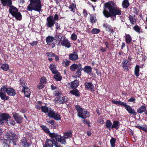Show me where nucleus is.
Listing matches in <instances>:
<instances>
[{"instance_id":"nucleus-5","label":"nucleus","mask_w":147,"mask_h":147,"mask_svg":"<svg viewBox=\"0 0 147 147\" xmlns=\"http://www.w3.org/2000/svg\"><path fill=\"white\" fill-rule=\"evenodd\" d=\"M9 7V13L16 19L18 20H20L22 18L21 13L18 12V9L13 6L11 5Z\"/></svg>"},{"instance_id":"nucleus-57","label":"nucleus","mask_w":147,"mask_h":147,"mask_svg":"<svg viewBox=\"0 0 147 147\" xmlns=\"http://www.w3.org/2000/svg\"><path fill=\"white\" fill-rule=\"evenodd\" d=\"M83 13L85 17H86L88 15L86 9H83Z\"/></svg>"},{"instance_id":"nucleus-56","label":"nucleus","mask_w":147,"mask_h":147,"mask_svg":"<svg viewBox=\"0 0 147 147\" xmlns=\"http://www.w3.org/2000/svg\"><path fill=\"white\" fill-rule=\"evenodd\" d=\"M47 80L44 77H42L40 80V83H43L47 82Z\"/></svg>"},{"instance_id":"nucleus-45","label":"nucleus","mask_w":147,"mask_h":147,"mask_svg":"<svg viewBox=\"0 0 147 147\" xmlns=\"http://www.w3.org/2000/svg\"><path fill=\"white\" fill-rule=\"evenodd\" d=\"M42 128L43 130L46 133L48 134L50 136V133H52L50 132L49 129L46 126H42Z\"/></svg>"},{"instance_id":"nucleus-20","label":"nucleus","mask_w":147,"mask_h":147,"mask_svg":"<svg viewBox=\"0 0 147 147\" xmlns=\"http://www.w3.org/2000/svg\"><path fill=\"white\" fill-rule=\"evenodd\" d=\"M92 68L90 66H85L83 68V70L84 73L88 74H92Z\"/></svg>"},{"instance_id":"nucleus-25","label":"nucleus","mask_w":147,"mask_h":147,"mask_svg":"<svg viewBox=\"0 0 147 147\" xmlns=\"http://www.w3.org/2000/svg\"><path fill=\"white\" fill-rule=\"evenodd\" d=\"M112 123L110 120H107L105 122V126L109 130L112 129Z\"/></svg>"},{"instance_id":"nucleus-32","label":"nucleus","mask_w":147,"mask_h":147,"mask_svg":"<svg viewBox=\"0 0 147 147\" xmlns=\"http://www.w3.org/2000/svg\"><path fill=\"white\" fill-rule=\"evenodd\" d=\"M49 68L53 74L57 73L58 71L56 69V66L53 64L50 65Z\"/></svg>"},{"instance_id":"nucleus-62","label":"nucleus","mask_w":147,"mask_h":147,"mask_svg":"<svg viewBox=\"0 0 147 147\" xmlns=\"http://www.w3.org/2000/svg\"><path fill=\"white\" fill-rule=\"evenodd\" d=\"M94 69L96 70V73L97 75L98 76L99 74H101L100 71L98 69L95 68V67H94Z\"/></svg>"},{"instance_id":"nucleus-53","label":"nucleus","mask_w":147,"mask_h":147,"mask_svg":"<svg viewBox=\"0 0 147 147\" xmlns=\"http://www.w3.org/2000/svg\"><path fill=\"white\" fill-rule=\"evenodd\" d=\"M44 85L42 83H39L38 85H37V88L39 89L42 88L43 87Z\"/></svg>"},{"instance_id":"nucleus-49","label":"nucleus","mask_w":147,"mask_h":147,"mask_svg":"<svg viewBox=\"0 0 147 147\" xmlns=\"http://www.w3.org/2000/svg\"><path fill=\"white\" fill-rule=\"evenodd\" d=\"M53 94L54 96H58L61 95L62 93L58 91H55L53 93Z\"/></svg>"},{"instance_id":"nucleus-43","label":"nucleus","mask_w":147,"mask_h":147,"mask_svg":"<svg viewBox=\"0 0 147 147\" xmlns=\"http://www.w3.org/2000/svg\"><path fill=\"white\" fill-rule=\"evenodd\" d=\"M100 31V30L94 28L90 32L92 34H97L99 33Z\"/></svg>"},{"instance_id":"nucleus-48","label":"nucleus","mask_w":147,"mask_h":147,"mask_svg":"<svg viewBox=\"0 0 147 147\" xmlns=\"http://www.w3.org/2000/svg\"><path fill=\"white\" fill-rule=\"evenodd\" d=\"M7 123L9 125H13L15 124V122L13 120L10 119H9L7 121Z\"/></svg>"},{"instance_id":"nucleus-34","label":"nucleus","mask_w":147,"mask_h":147,"mask_svg":"<svg viewBox=\"0 0 147 147\" xmlns=\"http://www.w3.org/2000/svg\"><path fill=\"white\" fill-rule=\"evenodd\" d=\"M55 102L60 104L63 103L64 101L63 97L61 96L57 97L55 98Z\"/></svg>"},{"instance_id":"nucleus-10","label":"nucleus","mask_w":147,"mask_h":147,"mask_svg":"<svg viewBox=\"0 0 147 147\" xmlns=\"http://www.w3.org/2000/svg\"><path fill=\"white\" fill-rule=\"evenodd\" d=\"M131 62L127 59L123 60L122 62V67L123 69L125 71H128L129 70V68H130V67L131 65Z\"/></svg>"},{"instance_id":"nucleus-58","label":"nucleus","mask_w":147,"mask_h":147,"mask_svg":"<svg viewBox=\"0 0 147 147\" xmlns=\"http://www.w3.org/2000/svg\"><path fill=\"white\" fill-rule=\"evenodd\" d=\"M98 122L101 124H103L105 123L104 120L101 118L98 119Z\"/></svg>"},{"instance_id":"nucleus-30","label":"nucleus","mask_w":147,"mask_h":147,"mask_svg":"<svg viewBox=\"0 0 147 147\" xmlns=\"http://www.w3.org/2000/svg\"><path fill=\"white\" fill-rule=\"evenodd\" d=\"M55 39L57 40L61 41V43L63 46H64V38L62 37L60 35H58L56 36Z\"/></svg>"},{"instance_id":"nucleus-40","label":"nucleus","mask_w":147,"mask_h":147,"mask_svg":"<svg viewBox=\"0 0 147 147\" xmlns=\"http://www.w3.org/2000/svg\"><path fill=\"white\" fill-rule=\"evenodd\" d=\"M116 139L114 138H112L110 140V142L111 147H115V142Z\"/></svg>"},{"instance_id":"nucleus-23","label":"nucleus","mask_w":147,"mask_h":147,"mask_svg":"<svg viewBox=\"0 0 147 147\" xmlns=\"http://www.w3.org/2000/svg\"><path fill=\"white\" fill-rule=\"evenodd\" d=\"M1 3L3 6H10L11 5L12 1L11 0H1Z\"/></svg>"},{"instance_id":"nucleus-6","label":"nucleus","mask_w":147,"mask_h":147,"mask_svg":"<svg viewBox=\"0 0 147 147\" xmlns=\"http://www.w3.org/2000/svg\"><path fill=\"white\" fill-rule=\"evenodd\" d=\"M6 136L8 139H4L3 140H4L3 142L4 143L6 144L9 142V143H13V144L16 145V144H15L14 142V140L16 136L12 132H9V133H8Z\"/></svg>"},{"instance_id":"nucleus-64","label":"nucleus","mask_w":147,"mask_h":147,"mask_svg":"<svg viewBox=\"0 0 147 147\" xmlns=\"http://www.w3.org/2000/svg\"><path fill=\"white\" fill-rule=\"evenodd\" d=\"M54 145L55 147H62L59 144H58L57 141L55 143H54Z\"/></svg>"},{"instance_id":"nucleus-55","label":"nucleus","mask_w":147,"mask_h":147,"mask_svg":"<svg viewBox=\"0 0 147 147\" xmlns=\"http://www.w3.org/2000/svg\"><path fill=\"white\" fill-rule=\"evenodd\" d=\"M134 13L136 15H138L139 9L136 7L134 8Z\"/></svg>"},{"instance_id":"nucleus-51","label":"nucleus","mask_w":147,"mask_h":147,"mask_svg":"<svg viewBox=\"0 0 147 147\" xmlns=\"http://www.w3.org/2000/svg\"><path fill=\"white\" fill-rule=\"evenodd\" d=\"M77 36L76 35L75 33L72 34L71 36V38L72 40H76Z\"/></svg>"},{"instance_id":"nucleus-39","label":"nucleus","mask_w":147,"mask_h":147,"mask_svg":"<svg viewBox=\"0 0 147 147\" xmlns=\"http://www.w3.org/2000/svg\"><path fill=\"white\" fill-rule=\"evenodd\" d=\"M79 65V63L77 64L76 63L73 64L70 66V69L71 71H75L76 69Z\"/></svg>"},{"instance_id":"nucleus-50","label":"nucleus","mask_w":147,"mask_h":147,"mask_svg":"<svg viewBox=\"0 0 147 147\" xmlns=\"http://www.w3.org/2000/svg\"><path fill=\"white\" fill-rule=\"evenodd\" d=\"M82 122L86 124L88 127H90V126L91 123L88 120H87L84 119L82 121Z\"/></svg>"},{"instance_id":"nucleus-47","label":"nucleus","mask_w":147,"mask_h":147,"mask_svg":"<svg viewBox=\"0 0 147 147\" xmlns=\"http://www.w3.org/2000/svg\"><path fill=\"white\" fill-rule=\"evenodd\" d=\"M71 47V43L67 39H65V47L69 48Z\"/></svg>"},{"instance_id":"nucleus-1","label":"nucleus","mask_w":147,"mask_h":147,"mask_svg":"<svg viewBox=\"0 0 147 147\" xmlns=\"http://www.w3.org/2000/svg\"><path fill=\"white\" fill-rule=\"evenodd\" d=\"M103 14L106 18L114 17L115 19L116 15L119 16L121 14V11L117 8L114 2L109 1L104 4Z\"/></svg>"},{"instance_id":"nucleus-24","label":"nucleus","mask_w":147,"mask_h":147,"mask_svg":"<svg viewBox=\"0 0 147 147\" xmlns=\"http://www.w3.org/2000/svg\"><path fill=\"white\" fill-rule=\"evenodd\" d=\"M112 124V129L115 128L116 129H118L120 126V122L118 121H113Z\"/></svg>"},{"instance_id":"nucleus-7","label":"nucleus","mask_w":147,"mask_h":147,"mask_svg":"<svg viewBox=\"0 0 147 147\" xmlns=\"http://www.w3.org/2000/svg\"><path fill=\"white\" fill-rule=\"evenodd\" d=\"M1 91H5L9 95L13 96L15 95V90L11 88H7L5 86H2L1 88Z\"/></svg>"},{"instance_id":"nucleus-59","label":"nucleus","mask_w":147,"mask_h":147,"mask_svg":"<svg viewBox=\"0 0 147 147\" xmlns=\"http://www.w3.org/2000/svg\"><path fill=\"white\" fill-rule=\"evenodd\" d=\"M81 75V72L76 71V76L78 78L80 77Z\"/></svg>"},{"instance_id":"nucleus-18","label":"nucleus","mask_w":147,"mask_h":147,"mask_svg":"<svg viewBox=\"0 0 147 147\" xmlns=\"http://www.w3.org/2000/svg\"><path fill=\"white\" fill-rule=\"evenodd\" d=\"M69 59L70 60L73 61H76L78 59V56L77 53L73 52L69 55Z\"/></svg>"},{"instance_id":"nucleus-52","label":"nucleus","mask_w":147,"mask_h":147,"mask_svg":"<svg viewBox=\"0 0 147 147\" xmlns=\"http://www.w3.org/2000/svg\"><path fill=\"white\" fill-rule=\"evenodd\" d=\"M82 65L81 64L79 63V65L78 68L77 69V71H76L79 72H81L83 70V68H82Z\"/></svg>"},{"instance_id":"nucleus-37","label":"nucleus","mask_w":147,"mask_h":147,"mask_svg":"<svg viewBox=\"0 0 147 147\" xmlns=\"http://www.w3.org/2000/svg\"><path fill=\"white\" fill-rule=\"evenodd\" d=\"M55 74L54 76V78L57 81H60L62 79V77L60 76L59 73L57 72V73Z\"/></svg>"},{"instance_id":"nucleus-15","label":"nucleus","mask_w":147,"mask_h":147,"mask_svg":"<svg viewBox=\"0 0 147 147\" xmlns=\"http://www.w3.org/2000/svg\"><path fill=\"white\" fill-rule=\"evenodd\" d=\"M23 86V89L22 90V92H24L25 96L27 97H29L31 93L30 90L26 87Z\"/></svg>"},{"instance_id":"nucleus-21","label":"nucleus","mask_w":147,"mask_h":147,"mask_svg":"<svg viewBox=\"0 0 147 147\" xmlns=\"http://www.w3.org/2000/svg\"><path fill=\"white\" fill-rule=\"evenodd\" d=\"M21 145L23 147H29L30 146V144L27 142L25 138H23L21 140Z\"/></svg>"},{"instance_id":"nucleus-8","label":"nucleus","mask_w":147,"mask_h":147,"mask_svg":"<svg viewBox=\"0 0 147 147\" xmlns=\"http://www.w3.org/2000/svg\"><path fill=\"white\" fill-rule=\"evenodd\" d=\"M50 136L52 138H54L56 139L57 141H58L61 144L64 143V141L63 140V138L59 135L57 133H50Z\"/></svg>"},{"instance_id":"nucleus-26","label":"nucleus","mask_w":147,"mask_h":147,"mask_svg":"<svg viewBox=\"0 0 147 147\" xmlns=\"http://www.w3.org/2000/svg\"><path fill=\"white\" fill-rule=\"evenodd\" d=\"M130 5L128 0H123L122 3V6L123 8L127 9Z\"/></svg>"},{"instance_id":"nucleus-16","label":"nucleus","mask_w":147,"mask_h":147,"mask_svg":"<svg viewBox=\"0 0 147 147\" xmlns=\"http://www.w3.org/2000/svg\"><path fill=\"white\" fill-rule=\"evenodd\" d=\"M10 117L9 114L6 113H2L0 115V124L2 123V121L6 120L9 118H10Z\"/></svg>"},{"instance_id":"nucleus-42","label":"nucleus","mask_w":147,"mask_h":147,"mask_svg":"<svg viewBox=\"0 0 147 147\" xmlns=\"http://www.w3.org/2000/svg\"><path fill=\"white\" fill-rule=\"evenodd\" d=\"M90 22L92 23H95L97 21L96 17L94 16L90 15Z\"/></svg>"},{"instance_id":"nucleus-28","label":"nucleus","mask_w":147,"mask_h":147,"mask_svg":"<svg viewBox=\"0 0 147 147\" xmlns=\"http://www.w3.org/2000/svg\"><path fill=\"white\" fill-rule=\"evenodd\" d=\"M140 71V66L136 65L134 67V74L136 77H138L139 76Z\"/></svg>"},{"instance_id":"nucleus-31","label":"nucleus","mask_w":147,"mask_h":147,"mask_svg":"<svg viewBox=\"0 0 147 147\" xmlns=\"http://www.w3.org/2000/svg\"><path fill=\"white\" fill-rule=\"evenodd\" d=\"M135 16L134 15V16H131V15H129L128 18L129 20L130 21L131 24L132 25H133L134 24V23H136V19L135 18Z\"/></svg>"},{"instance_id":"nucleus-29","label":"nucleus","mask_w":147,"mask_h":147,"mask_svg":"<svg viewBox=\"0 0 147 147\" xmlns=\"http://www.w3.org/2000/svg\"><path fill=\"white\" fill-rule=\"evenodd\" d=\"M146 109V106L144 105H142L139 108L137 109V112L139 113H142L145 112Z\"/></svg>"},{"instance_id":"nucleus-46","label":"nucleus","mask_w":147,"mask_h":147,"mask_svg":"<svg viewBox=\"0 0 147 147\" xmlns=\"http://www.w3.org/2000/svg\"><path fill=\"white\" fill-rule=\"evenodd\" d=\"M1 68L4 71H7L9 69L8 65L6 64H4L2 65Z\"/></svg>"},{"instance_id":"nucleus-2","label":"nucleus","mask_w":147,"mask_h":147,"mask_svg":"<svg viewBox=\"0 0 147 147\" xmlns=\"http://www.w3.org/2000/svg\"><path fill=\"white\" fill-rule=\"evenodd\" d=\"M42 6L40 0H30V3L27 6V9L29 11L34 10L40 12L41 10Z\"/></svg>"},{"instance_id":"nucleus-3","label":"nucleus","mask_w":147,"mask_h":147,"mask_svg":"<svg viewBox=\"0 0 147 147\" xmlns=\"http://www.w3.org/2000/svg\"><path fill=\"white\" fill-rule=\"evenodd\" d=\"M112 102L114 104H115L118 106H123L125 107V109L128 111L130 115H136V113L134 109L129 105H127L126 102H122L120 100H112Z\"/></svg>"},{"instance_id":"nucleus-11","label":"nucleus","mask_w":147,"mask_h":147,"mask_svg":"<svg viewBox=\"0 0 147 147\" xmlns=\"http://www.w3.org/2000/svg\"><path fill=\"white\" fill-rule=\"evenodd\" d=\"M53 18V17L51 16L47 18L46 25L48 27L51 28L55 24V22Z\"/></svg>"},{"instance_id":"nucleus-38","label":"nucleus","mask_w":147,"mask_h":147,"mask_svg":"<svg viewBox=\"0 0 147 147\" xmlns=\"http://www.w3.org/2000/svg\"><path fill=\"white\" fill-rule=\"evenodd\" d=\"M5 92V91H1V93L0 94V96L1 98L3 100H8L9 99V97L6 96Z\"/></svg>"},{"instance_id":"nucleus-60","label":"nucleus","mask_w":147,"mask_h":147,"mask_svg":"<svg viewBox=\"0 0 147 147\" xmlns=\"http://www.w3.org/2000/svg\"><path fill=\"white\" fill-rule=\"evenodd\" d=\"M47 123H50L52 125H53L54 124V121L53 120H50L49 119H47Z\"/></svg>"},{"instance_id":"nucleus-17","label":"nucleus","mask_w":147,"mask_h":147,"mask_svg":"<svg viewBox=\"0 0 147 147\" xmlns=\"http://www.w3.org/2000/svg\"><path fill=\"white\" fill-rule=\"evenodd\" d=\"M13 115L14 119L17 123H20L22 122L23 118L21 117L18 113H13Z\"/></svg>"},{"instance_id":"nucleus-41","label":"nucleus","mask_w":147,"mask_h":147,"mask_svg":"<svg viewBox=\"0 0 147 147\" xmlns=\"http://www.w3.org/2000/svg\"><path fill=\"white\" fill-rule=\"evenodd\" d=\"M42 111L45 113H49V109L48 107L46 106H42L41 107Z\"/></svg>"},{"instance_id":"nucleus-35","label":"nucleus","mask_w":147,"mask_h":147,"mask_svg":"<svg viewBox=\"0 0 147 147\" xmlns=\"http://www.w3.org/2000/svg\"><path fill=\"white\" fill-rule=\"evenodd\" d=\"M72 132L73 131L71 130L65 132V140L67 138H71Z\"/></svg>"},{"instance_id":"nucleus-61","label":"nucleus","mask_w":147,"mask_h":147,"mask_svg":"<svg viewBox=\"0 0 147 147\" xmlns=\"http://www.w3.org/2000/svg\"><path fill=\"white\" fill-rule=\"evenodd\" d=\"M136 99L134 97H131L128 99V101L129 102H134L136 100Z\"/></svg>"},{"instance_id":"nucleus-63","label":"nucleus","mask_w":147,"mask_h":147,"mask_svg":"<svg viewBox=\"0 0 147 147\" xmlns=\"http://www.w3.org/2000/svg\"><path fill=\"white\" fill-rule=\"evenodd\" d=\"M142 130L146 132H147V125H144L143 127H142Z\"/></svg>"},{"instance_id":"nucleus-27","label":"nucleus","mask_w":147,"mask_h":147,"mask_svg":"<svg viewBox=\"0 0 147 147\" xmlns=\"http://www.w3.org/2000/svg\"><path fill=\"white\" fill-rule=\"evenodd\" d=\"M70 92L72 95H75L76 97L79 96L81 94L79 90L76 89L71 90Z\"/></svg>"},{"instance_id":"nucleus-22","label":"nucleus","mask_w":147,"mask_h":147,"mask_svg":"<svg viewBox=\"0 0 147 147\" xmlns=\"http://www.w3.org/2000/svg\"><path fill=\"white\" fill-rule=\"evenodd\" d=\"M133 28L134 31L138 34H140L141 33L144 32V31L143 30L141 29V27H140L137 24L133 27Z\"/></svg>"},{"instance_id":"nucleus-9","label":"nucleus","mask_w":147,"mask_h":147,"mask_svg":"<svg viewBox=\"0 0 147 147\" xmlns=\"http://www.w3.org/2000/svg\"><path fill=\"white\" fill-rule=\"evenodd\" d=\"M48 115L50 118H53L57 120H60L61 118L60 116L58 114L53 111H49Z\"/></svg>"},{"instance_id":"nucleus-4","label":"nucleus","mask_w":147,"mask_h":147,"mask_svg":"<svg viewBox=\"0 0 147 147\" xmlns=\"http://www.w3.org/2000/svg\"><path fill=\"white\" fill-rule=\"evenodd\" d=\"M75 108L77 111L78 116L80 118L85 119L90 115V113L89 111L85 109H83L82 107L79 105H75Z\"/></svg>"},{"instance_id":"nucleus-54","label":"nucleus","mask_w":147,"mask_h":147,"mask_svg":"<svg viewBox=\"0 0 147 147\" xmlns=\"http://www.w3.org/2000/svg\"><path fill=\"white\" fill-rule=\"evenodd\" d=\"M46 55L50 57H54V56L55 55L54 53L51 52L47 53H46Z\"/></svg>"},{"instance_id":"nucleus-14","label":"nucleus","mask_w":147,"mask_h":147,"mask_svg":"<svg viewBox=\"0 0 147 147\" xmlns=\"http://www.w3.org/2000/svg\"><path fill=\"white\" fill-rule=\"evenodd\" d=\"M56 142L54 139L52 140L48 139H47L45 145L43 147H53V144L54 145V143Z\"/></svg>"},{"instance_id":"nucleus-19","label":"nucleus","mask_w":147,"mask_h":147,"mask_svg":"<svg viewBox=\"0 0 147 147\" xmlns=\"http://www.w3.org/2000/svg\"><path fill=\"white\" fill-rule=\"evenodd\" d=\"M103 27L106 28V30L108 31L112 34L114 33V31L113 29L110 25H108L107 24L104 23L103 25Z\"/></svg>"},{"instance_id":"nucleus-13","label":"nucleus","mask_w":147,"mask_h":147,"mask_svg":"<svg viewBox=\"0 0 147 147\" xmlns=\"http://www.w3.org/2000/svg\"><path fill=\"white\" fill-rule=\"evenodd\" d=\"M84 85L86 89H90L91 92H93L95 91L94 86L91 83L85 82Z\"/></svg>"},{"instance_id":"nucleus-12","label":"nucleus","mask_w":147,"mask_h":147,"mask_svg":"<svg viewBox=\"0 0 147 147\" xmlns=\"http://www.w3.org/2000/svg\"><path fill=\"white\" fill-rule=\"evenodd\" d=\"M79 82L77 80H75L71 83L68 84V88L73 89H76L79 86Z\"/></svg>"},{"instance_id":"nucleus-36","label":"nucleus","mask_w":147,"mask_h":147,"mask_svg":"<svg viewBox=\"0 0 147 147\" xmlns=\"http://www.w3.org/2000/svg\"><path fill=\"white\" fill-rule=\"evenodd\" d=\"M55 40V39L53 37L51 36H49L46 38V41L48 44L50 45L51 43Z\"/></svg>"},{"instance_id":"nucleus-44","label":"nucleus","mask_w":147,"mask_h":147,"mask_svg":"<svg viewBox=\"0 0 147 147\" xmlns=\"http://www.w3.org/2000/svg\"><path fill=\"white\" fill-rule=\"evenodd\" d=\"M76 5L72 3L69 5V8L71 9V11H73L74 12V9L75 8H76Z\"/></svg>"},{"instance_id":"nucleus-33","label":"nucleus","mask_w":147,"mask_h":147,"mask_svg":"<svg viewBox=\"0 0 147 147\" xmlns=\"http://www.w3.org/2000/svg\"><path fill=\"white\" fill-rule=\"evenodd\" d=\"M125 40L127 44H129L131 43L132 40V38L129 34H126L125 35Z\"/></svg>"}]
</instances>
